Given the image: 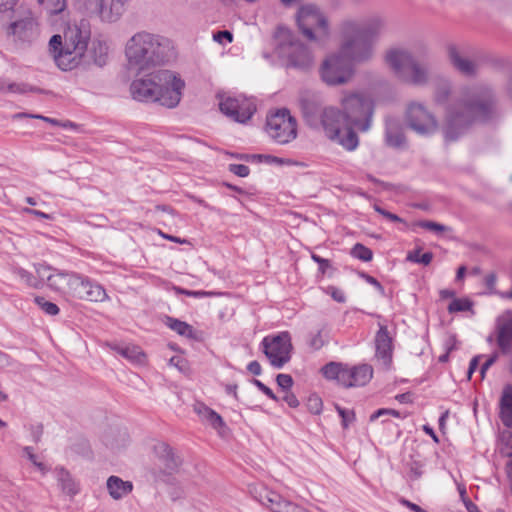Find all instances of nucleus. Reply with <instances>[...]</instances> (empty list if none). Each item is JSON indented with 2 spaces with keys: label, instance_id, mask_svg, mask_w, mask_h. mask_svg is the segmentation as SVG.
<instances>
[{
  "label": "nucleus",
  "instance_id": "f257e3e1",
  "mask_svg": "<svg viewBox=\"0 0 512 512\" xmlns=\"http://www.w3.org/2000/svg\"><path fill=\"white\" fill-rule=\"evenodd\" d=\"M497 108L493 89L486 84L463 86L456 100L445 109L441 131L446 142L457 141L478 120H487Z\"/></svg>",
  "mask_w": 512,
  "mask_h": 512
},
{
  "label": "nucleus",
  "instance_id": "f03ea898",
  "mask_svg": "<svg viewBox=\"0 0 512 512\" xmlns=\"http://www.w3.org/2000/svg\"><path fill=\"white\" fill-rule=\"evenodd\" d=\"M384 28L385 21L378 15L366 19H344L339 25L338 53L351 63L370 60L374 53V45Z\"/></svg>",
  "mask_w": 512,
  "mask_h": 512
},
{
  "label": "nucleus",
  "instance_id": "7ed1b4c3",
  "mask_svg": "<svg viewBox=\"0 0 512 512\" xmlns=\"http://www.w3.org/2000/svg\"><path fill=\"white\" fill-rule=\"evenodd\" d=\"M185 82L170 70H158L135 79L130 85L133 99L176 107L182 98Z\"/></svg>",
  "mask_w": 512,
  "mask_h": 512
},
{
  "label": "nucleus",
  "instance_id": "20e7f679",
  "mask_svg": "<svg viewBox=\"0 0 512 512\" xmlns=\"http://www.w3.org/2000/svg\"><path fill=\"white\" fill-rule=\"evenodd\" d=\"M90 38V27L84 22L68 25L63 35H53L49 49L56 65L63 71L78 67L84 59Z\"/></svg>",
  "mask_w": 512,
  "mask_h": 512
},
{
  "label": "nucleus",
  "instance_id": "39448f33",
  "mask_svg": "<svg viewBox=\"0 0 512 512\" xmlns=\"http://www.w3.org/2000/svg\"><path fill=\"white\" fill-rule=\"evenodd\" d=\"M172 55L171 42L162 36L139 32L126 44V57L130 67L145 70L164 63Z\"/></svg>",
  "mask_w": 512,
  "mask_h": 512
},
{
  "label": "nucleus",
  "instance_id": "423d86ee",
  "mask_svg": "<svg viewBox=\"0 0 512 512\" xmlns=\"http://www.w3.org/2000/svg\"><path fill=\"white\" fill-rule=\"evenodd\" d=\"M344 120L348 126L360 132H367L372 126L375 112V99L367 91L346 90L339 100Z\"/></svg>",
  "mask_w": 512,
  "mask_h": 512
},
{
  "label": "nucleus",
  "instance_id": "0eeeda50",
  "mask_svg": "<svg viewBox=\"0 0 512 512\" xmlns=\"http://www.w3.org/2000/svg\"><path fill=\"white\" fill-rule=\"evenodd\" d=\"M385 62L403 82L424 86L430 79L429 62H419L405 49L393 48L386 52Z\"/></svg>",
  "mask_w": 512,
  "mask_h": 512
},
{
  "label": "nucleus",
  "instance_id": "6e6552de",
  "mask_svg": "<svg viewBox=\"0 0 512 512\" xmlns=\"http://www.w3.org/2000/svg\"><path fill=\"white\" fill-rule=\"evenodd\" d=\"M275 52L286 61L287 66L309 69L314 63L311 51L285 27H278L274 33Z\"/></svg>",
  "mask_w": 512,
  "mask_h": 512
},
{
  "label": "nucleus",
  "instance_id": "1a4fd4ad",
  "mask_svg": "<svg viewBox=\"0 0 512 512\" xmlns=\"http://www.w3.org/2000/svg\"><path fill=\"white\" fill-rule=\"evenodd\" d=\"M296 21L302 35L311 42L323 44L330 35L329 21L316 5L301 6L297 11Z\"/></svg>",
  "mask_w": 512,
  "mask_h": 512
},
{
  "label": "nucleus",
  "instance_id": "9d476101",
  "mask_svg": "<svg viewBox=\"0 0 512 512\" xmlns=\"http://www.w3.org/2000/svg\"><path fill=\"white\" fill-rule=\"evenodd\" d=\"M328 380H336L343 387L350 388L366 385L373 376V368L368 364L349 367L348 365L330 362L322 368Z\"/></svg>",
  "mask_w": 512,
  "mask_h": 512
},
{
  "label": "nucleus",
  "instance_id": "9b49d317",
  "mask_svg": "<svg viewBox=\"0 0 512 512\" xmlns=\"http://www.w3.org/2000/svg\"><path fill=\"white\" fill-rule=\"evenodd\" d=\"M304 119L308 126L316 130H322L327 138H339L343 113L340 109L327 106L320 109L305 108L303 111Z\"/></svg>",
  "mask_w": 512,
  "mask_h": 512
},
{
  "label": "nucleus",
  "instance_id": "f8f14e48",
  "mask_svg": "<svg viewBox=\"0 0 512 512\" xmlns=\"http://www.w3.org/2000/svg\"><path fill=\"white\" fill-rule=\"evenodd\" d=\"M266 132L278 144L284 145L297 137V122L288 109H280L267 116Z\"/></svg>",
  "mask_w": 512,
  "mask_h": 512
},
{
  "label": "nucleus",
  "instance_id": "ddd939ff",
  "mask_svg": "<svg viewBox=\"0 0 512 512\" xmlns=\"http://www.w3.org/2000/svg\"><path fill=\"white\" fill-rule=\"evenodd\" d=\"M406 123L411 130L423 136L433 135L440 128L437 117L424 104L416 101L407 105Z\"/></svg>",
  "mask_w": 512,
  "mask_h": 512
},
{
  "label": "nucleus",
  "instance_id": "4468645a",
  "mask_svg": "<svg viewBox=\"0 0 512 512\" xmlns=\"http://www.w3.org/2000/svg\"><path fill=\"white\" fill-rule=\"evenodd\" d=\"M263 352L275 368L283 367L291 358V337L288 332L267 336L262 340Z\"/></svg>",
  "mask_w": 512,
  "mask_h": 512
},
{
  "label": "nucleus",
  "instance_id": "2eb2a0df",
  "mask_svg": "<svg viewBox=\"0 0 512 512\" xmlns=\"http://www.w3.org/2000/svg\"><path fill=\"white\" fill-rule=\"evenodd\" d=\"M351 62L340 53H334L326 58L321 66V77L328 85L347 83L353 74Z\"/></svg>",
  "mask_w": 512,
  "mask_h": 512
},
{
  "label": "nucleus",
  "instance_id": "dca6fc26",
  "mask_svg": "<svg viewBox=\"0 0 512 512\" xmlns=\"http://www.w3.org/2000/svg\"><path fill=\"white\" fill-rule=\"evenodd\" d=\"M218 98L221 112L234 121L245 123L251 119L256 111L254 101L244 96L231 97L219 94Z\"/></svg>",
  "mask_w": 512,
  "mask_h": 512
},
{
  "label": "nucleus",
  "instance_id": "f3484780",
  "mask_svg": "<svg viewBox=\"0 0 512 512\" xmlns=\"http://www.w3.org/2000/svg\"><path fill=\"white\" fill-rule=\"evenodd\" d=\"M34 267L36 274L43 280V283L46 281L51 289L68 296L70 295L76 273L58 271L44 264H35Z\"/></svg>",
  "mask_w": 512,
  "mask_h": 512
},
{
  "label": "nucleus",
  "instance_id": "a211bd4d",
  "mask_svg": "<svg viewBox=\"0 0 512 512\" xmlns=\"http://www.w3.org/2000/svg\"><path fill=\"white\" fill-rule=\"evenodd\" d=\"M69 296L90 302H103L108 298L105 289L100 284L77 273L73 279Z\"/></svg>",
  "mask_w": 512,
  "mask_h": 512
},
{
  "label": "nucleus",
  "instance_id": "6ab92c4d",
  "mask_svg": "<svg viewBox=\"0 0 512 512\" xmlns=\"http://www.w3.org/2000/svg\"><path fill=\"white\" fill-rule=\"evenodd\" d=\"M15 13L17 14V18L7 26L6 33L22 40L29 38L34 33L37 26L31 11L25 8H19Z\"/></svg>",
  "mask_w": 512,
  "mask_h": 512
},
{
  "label": "nucleus",
  "instance_id": "aec40b11",
  "mask_svg": "<svg viewBox=\"0 0 512 512\" xmlns=\"http://www.w3.org/2000/svg\"><path fill=\"white\" fill-rule=\"evenodd\" d=\"M495 339L500 351H512V310H505L495 320Z\"/></svg>",
  "mask_w": 512,
  "mask_h": 512
},
{
  "label": "nucleus",
  "instance_id": "412c9836",
  "mask_svg": "<svg viewBox=\"0 0 512 512\" xmlns=\"http://www.w3.org/2000/svg\"><path fill=\"white\" fill-rule=\"evenodd\" d=\"M375 357L382 362L385 367H389L392 362L393 339L385 325H380L375 338Z\"/></svg>",
  "mask_w": 512,
  "mask_h": 512
},
{
  "label": "nucleus",
  "instance_id": "4be33fe9",
  "mask_svg": "<svg viewBox=\"0 0 512 512\" xmlns=\"http://www.w3.org/2000/svg\"><path fill=\"white\" fill-rule=\"evenodd\" d=\"M129 0H110V4L107 5L105 0H101L99 12L96 18L103 22L113 23L120 19L125 11V5Z\"/></svg>",
  "mask_w": 512,
  "mask_h": 512
},
{
  "label": "nucleus",
  "instance_id": "5701e85b",
  "mask_svg": "<svg viewBox=\"0 0 512 512\" xmlns=\"http://www.w3.org/2000/svg\"><path fill=\"white\" fill-rule=\"evenodd\" d=\"M449 60L453 67L464 76H474L478 71L475 61L463 56L460 51L452 46L448 50Z\"/></svg>",
  "mask_w": 512,
  "mask_h": 512
},
{
  "label": "nucleus",
  "instance_id": "b1692460",
  "mask_svg": "<svg viewBox=\"0 0 512 512\" xmlns=\"http://www.w3.org/2000/svg\"><path fill=\"white\" fill-rule=\"evenodd\" d=\"M156 456L163 462L165 469L169 472L174 471L180 465V459L175 455L173 449L164 442L154 446Z\"/></svg>",
  "mask_w": 512,
  "mask_h": 512
},
{
  "label": "nucleus",
  "instance_id": "393cba45",
  "mask_svg": "<svg viewBox=\"0 0 512 512\" xmlns=\"http://www.w3.org/2000/svg\"><path fill=\"white\" fill-rule=\"evenodd\" d=\"M107 489L113 499L119 500L132 492L133 484L131 481H124L118 476H110L107 479Z\"/></svg>",
  "mask_w": 512,
  "mask_h": 512
},
{
  "label": "nucleus",
  "instance_id": "a878e982",
  "mask_svg": "<svg viewBox=\"0 0 512 512\" xmlns=\"http://www.w3.org/2000/svg\"><path fill=\"white\" fill-rule=\"evenodd\" d=\"M54 473L58 485L63 493L68 495H75L78 493V484L66 469L63 467H56Z\"/></svg>",
  "mask_w": 512,
  "mask_h": 512
},
{
  "label": "nucleus",
  "instance_id": "bb28decb",
  "mask_svg": "<svg viewBox=\"0 0 512 512\" xmlns=\"http://www.w3.org/2000/svg\"><path fill=\"white\" fill-rule=\"evenodd\" d=\"M500 415L505 426H512V387L508 386L504 389L500 400Z\"/></svg>",
  "mask_w": 512,
  "mask_h": 512
},
{
  "label": "nucleus",
  "instance_id": "cd10ccee",
  "mask_svg": "<svg viewBox=\"0 0 512 512\" xmlns=\"http://www.w3.org/2000/svg\"><path fill=\"white\" fill-rule=\"evenodd\" d=\"M90 54L93 62L102 67L108 60V45L104 40L94 39L91 43Z\"/></svg>",
  "mask_w": 512,
  "mask_h": 512
},
{
  "label": "nucleus",
  "instance_id": "c85d7f7f",
  "mask_svg": "<svg viewBox=\"0 0 512 512\" xmlns=\"http://www.w3.org/2000/svg\"><path fill=\"white\" fill-rule=\"evenodd\" d=\"M195 412L205 421H207L213 428L219 429L224 426L222 417L214 410L203 404H197L194 408Z\"/></svg>",
  "mask_w": 512,
  "mask_h": 512
},
{
  "label": "nucleus",
  "instance_id": "c756f323",
  "mask_svg": "<svg viewBox=\"0 0 512 512\" xmlns=\"http://www.w3.org/2000/svg\"><path fill=\"white\" fill-rule=\"evenodd\" d=\"M114 349L123 357L135 363H144L145 354L138 346H115Z\"/></svg>",
  "mask_w": 512,
  "mask_h": 512
},
{
  "label": "nucleus",
  "instance_id": "7c9ffc66",
  "mask_svg": "<svg viewBox=\"0 0 512 512\" xmlns=\"http://www.w3.org/2000/svg\"><path fill=\"white\" fill-rule=\"evenodd\" d=\"M165 324L181 336L193 338L194 329L188 323L172 317H166Z\"/></svg>",
  "mask_w": 512,
  "mask_h": 512
},
{
  "label": "nucleus",
  "instance_id": "2f4dec72",
  "mask_svg": "<svg viewBox=\"0 0 512 512\" xmlns=\"http://www.w3.org/2000/svg\"><path fill=\"white\" fill-rule=\"evenodd\" d=\"M354 127L349 126L345 135H341V131L339 132V138L331 139L342 145L345 149L352 151L357 148L359 144V139L356 132L353 130Z\"/></svg>",
  "mask_w": 512,
  "mask_h": 512
},
{
  "label": "nucleus",
  "instance_id": "473e14b6",
  "mask_svg": "<svg viewBox=\"0 0 512 512\" xmlns=\"http://www.w3.org/2000/svg\"><path fill=\"white\" fill-rule=\"evenodd\" d=\"M14 273L21 280H23L28 287L35 288V289H39V288L43 287V280H41L38 275L34 276L32 273H30L29 271H27L21 267L15 268Z\"/></svg>",
  "mask_w": 512,
  "mask_h": 512
},
{
  "label": "nucleus",
  "instance_id": "72a5a7b5",
  "mask_svg": "<svg viewBox=\"0 0 512 512\" xmlns=\"http://www.w3.org/2000/svg\"><path fill=\"white\" fill-rule=\"evenodd\" d=\"M451 92V83L448 80H441L436 86L434 92V101L437 104H444L449 99Z\"/></svg>",
  "mask_w": 512,
  "mask_h": 512
},
{
  "label": "nucleus",
  "instance_id": "f704fd0d",
  "mask_svg": "<svg viewBox=\"0 0 512 512\" xmlns=\"http://www.w3.org/2000/svg\"><path fill=\"white\" fill-rule=\"evenodd\" d=\"M101 0H76L78 9L90 18H96Z\"/></svg>",
  "mask_w": 512,
  "mask_h": 512
},
{
  "label": "nucleus",
  "instance_id": "c9c22d12",
  "mask_svg": "<svg viewBox=\"0 0 512 512\" xmlns=\"http://www.w3.org/2000/svg\"><path fill=\"white\" fill-rule=\"evenodd\" d=\"M38 3L49 13L59 14L66 8V0H37Z\"/></svg>",
  "mask_w": 512,
  "mask_h": 512
},
{
  "label": "nucleus",
  "instance_id": "e433bc0d",
  "mask_svg": "<svg viewBox=\"0 0 512 512\" xmlns=\"http://www.w3.org/2000/svg\"><path fill=\"white\" fill-rule=\"evenodd\" d=\"M420 252H421V249H416L414 251H410L407 254L406 260L413 262V263L422 264L425 266L429 265L433 259V254L431 252H426L424 254H421Z\"/></svg>",
  "mask_w": 512,
  "mask_h": 512
},
{
  "label": "nucleus",
  "instance_id": "4c0bfd02",
  "mask_svg": "<svg viewBox=\"0 0 512 512\" xmlns=\"http://www.w3.org/2000/svg\"><path fill=\"white\" fill-rule=\"evenodd\" d=\"M351 255L364 262H369L373 258L372 250L361 243H357L352 247Z\"/></svg>",
  "mask_w": 512,
  "mask_h": 512
},
{
  "label": "nucleus",
  "instance_id": "58836bf2",
  "mask_svg": "<svg viewBox=\"0 0 512 512\" xmlns=\"http://www.w3.org/2000/svg\"><path fill=\"white\" fill-rule=\"evenodd\" d=\"M473 303L466 298L453 299L448 306L449 313L469 311L472 308Z\"/></svg>",
  "mask_w": 512,
  "mask_h": 512
},
{
  "label": "nucleus",
  "instance_id": "ea45409f",
  "mask_svg": "<svg viewBox=\"0 0 512 512\" xmlns=\"http://www.w3.org/2000/svg\"><path fill=\"white\" fill-rule=\"evenodd\" d=\"M416 225L423 229L432 231L437 234H440V233H443V232H446L449 230V228L447 226L439 224L437 222L429 221V220L418 221L416 223Z\"/></svg>",
  "mask_w": 512,
  "mask_h": 512
},
{
  "label": "nucleus",
  "instance_id": "a19ab883",
  "mask_svg": "<svg viewBox=\"0 0 512 512\" xmlns=\"http://www.w3.org/2000/svg\"><path fill=\"white\" fill-rule=\"evenodd\" d=\"M35 302L48 315L54 316L59 313V307L52 302L46 301L43 297H36Z\"/></svg>",
  "mask_w": 512,
  "mask_h": 512
},
{
  "label": "nucleus",
  "instance_id": "79ce46f5",
  "mask_svg": "<svg viewBox=\"0 0 512 512\" xmlns=\"http://www.w3.org/2000/svg\"><path fill=\"white\" fill-rule=\"evenodd\" d=\"M336 409L339 413V416L342 419V426L344 429L348 428V426L354 422L355 420V413L353 410L344 409L340 406H336Z\"/></svg>",
  "mask_w": 512,
  "mask_h": 512
},
{
  "label": "nucleus",
  "instance_id": "37998d69",
  "mask_svg": "<svg viewBox=\"0 0 512 512\" xmlns=\"http://www.w3.org/2000/svg\"><path fill=\"white\" fill-rule=\"evenodd\" d=\"M117 434H118L119 440L117 439L114 441V440L110 439V436H107L106 440H105L106 445H108L114 449V448H120L128 442L129 435L126 431H118Z\"/></svg>",
  "mask_w": 512,
  "mask_h": 512
},
{
  "label": "nucleus",
  "instance_id": "c03bdc74",
  "mask_svg": "<svg viewBox=\"0 0 512 512\" xmlns=\"http://www.w3.org/2000/svg\"><path fill=\"white\" fill-rule=\"evenodd\" d=\"M173 289L176 292V294H184V295L192 296V297H196V298L210 297V296H214V295L218 294V293H215L212 291H192V290H187V289H184L181 287H174Z\"/></svg>",
  "mask_w": 512,
  "mask_h": 512
},
{
  "label": "nucleus",
  "instance_id": "a18cd8bd",
  "mask_svg": "<svg viewBox=\"0 0 512 512\" xmlns=\"http://www.w3.org/2000/svg\"><path fill=\"white\" fill-rule=\"evenodd\" d=\"M386 141L388 145L398 147L404 142V137L401 133H393L391 129L386 131Z\"/></svg>",
  "mask_w": 512,
  "mask_h": 512
},
{
  "label": "nucleus",
  "instance_id": "49530a36",
  "mask_svg": "<svg viewBox=\"0 0 512 512\" xmlns=\"http://www.w3.org/2000/svg\"><path fill=\"white\" fill-rule=\"evenodd\" d=\"M23 453L33 463V465H35L42 473L47 472L46 466L42 462L37 461V456L33 453V450L31 447H29V446L24 447Z\"/></svg>",
  "mask_w": 512,
  "mask_h": 512
},
{
  "label": "nucleus",
  "instance_id": "de8ad7c7",
  "mask_svg": "<svg viewBox=\"0 0 512 512\" xmlns=\"http://www.w3.org/2000/svg\"><path fill=\"white\" fill-rule=\"evenodd\" d=\"M307 407L313 414H319L322 410V400L317 395H311L307 401Z\"/></svg>",
  "mask_w": 512,
  "mask_h": 512
},
{
  "label": "nucleus",
  "instance_id": "09e8293b",
  "mask_svg": "<svg viewBox=\"0 0 512 512\" xmlns=\"http://www.w3.org/2000/svg\"><path fill=\"white\" fill-rule=\"evenodd\" d=\"M276 381L279 387L283 390L288 391L293 385V379L288 374H278L276 377Z\"/></svg>",
  "mask_w": 512,
  "mask_h": 512
},
{
  "label": "nucleus",
  "instance_id": "8fccbe9b",
  "mask_svg": "<svg viewBox=\"0 0 512 512\" xmlns=\"http://www.w3.org/2000/svg\"><path fill=\"white\" fill-rule=\"evenodd\" d=\"M229 171L239 177H247L250 173L249 167L243 164H230Z\"/></svg>",
  "mask_w": 512,
  "mask_h": 512
},
{
  "label": "nucleus",
  "instance_id": "3c124183",
  "mask_svg": "<svg viewBox=\"0 0 512 512\" xmlns=\"http://www.w3.org/2000/svg\"><path fill=\"white\" fill-rule=\"evenodd\" d=\"M326 292L338 303H344L346 301L344 292L337 287L329 286L327 287Z\"/></svg>",
  "mask_w": 512,
  "mask_h": 512
},
{
  "label": "nucleus",
  "instance_id": "603ef678",
  "mask_svg": "<svg viewBox=\"0 0 512 512\" xmlns=\"http://www.w3.org/2000/svg\"><path fill=\"white\" fill-rule=\"evenodd\" d=\"M24 117H31V118H37V119H42L52 125H56V126H59L60 125V121H58L57 119H54V118H49V117H45V116H41V115H32V114H26V113H17L13 116L14 119H19V118H24Z\"/></svg>",
  "mask_w": 512,
  "mask_h": 512
},
{
  "label": "nucleus",
  "instance_id": "864d4df0",
  "mask_svg": "<svg viewBox=\"0 0 512 512\" xmlns=\"http://www.w3.org/2000/svg\"><path fill=\"white\" fill-rule=\"evenodd\" d=\"M374 210L392 222H403V219L400 218L398 215L393 214L389 211H386L385 209L381 208L379 205H374Z\"/></svg>",
  "mask_w": 512,
  "mask_h": 512
},
{
  "label": "nucleus",
  "instance_id": "5fc2aeb1",
  "mask_svg": "<svg viewBox=\"0 0 512 512\" xmlns=\"http://www.w3.org/2000/svg\"><path fill=\"white\" fill-rule=\"evenodd\" d=\"M384 415H392L395 417H399L400 413L394 409L382 408V409L377 410L373 414H371L370 421H375L376 419H378L379 417L384 416Z\"/></svg>",
  "mask_w": 512,
  "mask_h": 512
},
{
  "label": "nucleus",
  "instance_id": "6e6d98bb",
  "mask_svg": "<svg viewBox=\"0 0 512 512\" xmlns=\"http://www.w3.org/2000/svg\"><path fill=\"white\" fill-rule=\"evenodd\" d=\"M309 344L315 350H318L324 346L325 340L323 338V335L321 334V331H318L315 335L311 337Z\"/></svg>",
  "mask_w": 512,
  "mask_h": 512
},
{
  "label": "nucleus",
  "instance_id": "4d7b16f0",
  "mask_svg": "<svg viewBox=\"0 0 512 512\" xmlns=\"http://www.w3.org/2000/svg\"><path fill=\"white\" fill-rule=\"evenodd\" d=\"M28 90V86L23 83L8 82L7 84V91L11 93H26Z\"/></svg>",
  "mask_w": 512,
  "mask_h": 512
},
{
  "label": "nucleus",
  "instance_id": "13d9d810",
  "mask_svg": "<svg viewBox=\"0 0 512 512\" xmlns=\"http://www.w3.org/2000/svg\"><path fill=\"white\" fill-rule=\"evenodd\" d=\"M361 277L369 284L373 285L381 295H384L385 294V289L384 287L381 285V283L374 277L366 274V273H362L361 274Z\"/></svg>",
  "mask_w": 512,
  "mask_h": 512
},
{
  "label": "nucleus",
  "instance_id": "bf43d9fd",
  "mask_svg": "<svg viewBox=\"0 0 512 512\" xmlns=\"http://www.w3.org/2000/svg\"><path fill=\"white\" fill-rule=\"evenodd\" d=\"M213 39L219 43H223L224 40H226L227 42L230 43L233 40V35L228 30H223V31H218L217 33H215L213 35Z\"/></svg>",
  "mask_w": 512,
  "mask_h": 512
},
{
  "label": "nucleus",
  "instance_id": "052dcab7",
  "mask_svg": "<svg viewBox=\"0 0 512 512\" xmlns=\"http://www.w3.org/2000/svg\"><path fill=\"white\" fill-rule=\"evenodd\" d=\"M497 276L495 273H490L485 276L484 283L489 291V293H495Z\"/></svg>",
  "mask_w": 512,
  "mask_h": 512
},
{
  "label": "nucleus",
  "instance_id": "680f3d73",
  "mask_svg": "<svg viewBox=\"0 0 512 512\" xmlns=\"http://www.w3.org/2000/svg\"><path fill=\"white\" fill-rule=\"evenodd\" d=\"M497 358L498 354L494 353L483 363L480 369L481 379H484L486 371L496 362Z\"/></svg>",
  "mask_w": 512,
  "mask_h": 512
},
{
  "label": "nucleus",
  "instance_id": "e2e57ef3",
  "mask_svg": "<svg viewBox=\"0 0 512 512\" xmlns=\"http://www.w3.org/2000/svg\"><path fill=\"white\" fill-rule=\"evenodd\" d=\"M253 384L256 385L270 399L277 401V397L273 393V391L269 387H267L265 384H263L261 381L254 379Z\"/></svg>",
  "mask_w": 512,
  "mask_h": 512
},
{
  "label": "nucleus",
  "instance_id": "0e129e2a",
  "mask_svg": "<svg viewBox=\"0 0 512 512\" xmlns=\"http://www.w3.org/2000/svg\"><path fill=\"white\" fill-rule=\"evenodd\" d=\"M169 364L178 368L180 371H184L186 369V361L180 356H173L169 360Z\"/></svg>",
  "mask_w": 512,
  "mask_h": 512
},
{
  "label": "nucleus",
  "instance_id": "69168bd1",
  "mask_svg": "<svg viewBox=\"0 0 512 512\" xmlns=\"http://www.w3.org/2000/svg\"><path fill=\"white\" fill-rule=\"evenodd\" d=\"M23 212L27 213V214H30V215H33L35 217L43 218V219H48V220H52L53 219L52 215L44 213V212L39 211V210L31 209V208H24Z\"/></svg>",
  "mask_w": 512,
  "mask_h": 512
},
{
  "label": "nucleus",
  "instance_id": "338daca9",
  "mask_svg": "<svg viewBox=\"0 0 512 512\" xmlns=\"http://www.w3.org/2000/svg\"><path fill=\"white\" fill-rule=\"evenodd\" d=\"M283 400L292 408H296L299 405L298 399L290 391H285Z\"/></svg>",
  "mask_w": 512,
  "mask_h": 512
},
{
  "label": "nucleus",
  "instance_id": "774afa93",
  "mask_svg": "<svg viewBox=\"0 0 512 512\" xmlns=\"http://www.w3.org/2000/svg\"><path fill=\"white\" fill-rule=\"evenodd\" d=\"M247 369L253 375H260L262 373V368L258 361L250 362L247 366Z\"/></svg>",
  "mask_w": 512,
  "mask_h": 512
}]
</instances>
